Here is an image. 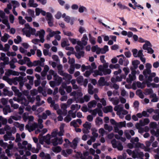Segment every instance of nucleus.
I'll return each instance as SVG.
<instances>
[{
    "label": "nucleus",
    "instance_id": "680f3d73",
    "mask_svg": "<svg viewBox=\"0 0 159 159\" xmlns=\"http://www.w3.org/2000/svg\"><path fill=\"white\" fill-rule=\"evenodd\" d=\"M116 78L117 82H120L122 81L123 79H125L126 78V75H121L120 76H116Z\"/></svg>",
    "mask_w": 159,
    "mask_h": 159
},
{
    "label": "nucleus",
    "instance_id": "1a4fd4ad",
    "mask_svg": "<svg viewBox=\"0 0 159 159\" xmlns=\"http://www.w3.org/2000/svg\"><path fill=\"white\" fill-rule=\"evenodd\" d=\"M97 68V66L95 62H92L91 65V66L89 65L88 66H85L84 65H82L81 66V69L82 72L88 69H90L93 71L94 69Z\"/></svg>",
    "mask_w": 159,
    "mask_h": 159
},
{
    "label": "nucleus",
    "instance_id": "a19ab883",
    "mask_svg": "<svg viewBox=\"0 0 159 159\" xmlns=\"http://www.w3.org/2000/svg\"><path fill=\"white\" fill-rule=\"evenodd\" d=\"M62 87L63 88L65 89H66V92L68 93H71V92L72 90V88L70 86H67L66 84H65V86H64V84L62 85Z\"/></svg>",
    "mask_w": 159,
    "mask_h": 159
},
{
    "label": "nucleus",
    "instance_id": "aec40b11",
    "mask_svg": "<svg viewBox=\"0 0 159 159\" xmlns=\"http://www.w3.org/2000/svg\"><path fill=\"white\" fill-rule=\"evenodd\" d=\"M23 149L24 150V151H23V150H22V151H21L20 150V155H24V156L22 157V159H28L26 157L25 155L28 156L30 155L31 153L29 151V150L27 151V148L25 149V148H23L22 147V145H20V149Z\"/></svg>",
    "mask_w": 159,
    "mask_h": 159
},
{
    "label": "nucleus",
    "instance_id": "58836bf2",
    "mask_svg": "<svg viewBox=\"0 0 159 159\" xmlns=\"http://www.w3.org/2000/svg\"><path fill=\"white\" fill-rule=\"evenodd\" d=\"M145 82H143L142 83L139 81L137 82L135 84L138 88L143 89L145 87Z\"/></svg>",
    "mask_w": 159,
    "mask_h": 159
},
{
    "label": "nucleus",
    "instance_id": "7ed1b4c3",
    "mask_svg": "<svg viewBox=\"0 0 159 159\" xmlns=\"http://www.w3.org/2000/svg\"><path fill=\"white\" fill-rule=\"evenodd\" d=\"M108 63L103 64L102 65H99L98 67V69L93 71V76L95 77L98 75L102 76L103 75L110 74L111 72V70L108 68Z\"/></svg>",
    "mask_w": 159,
    "mask_h": 159
},
{
    "label": "nucleus",
    "instance_id": "cd10ccee",
    "mask_svg": "<svg viewBox=\"0 0 159 159\" xmlns=\"http://www.w3.org/2000/svg\"><path fill=\"white\" fill-rule=\"evenodd\" d=\"M54 80L56 82V85L57 86L59 85L62 81V78L59 76L57 75L54 77Z\"/></svg>",
    "mask_w": 159,
    "mask_h": 159
},
{
    "label": "nucleus",
    "instance_id": "a878e982",
    "mask_svg": "<svg viewBox=\"0 0 159 159\" xmlns=\"http://www.w3.org/2000/svg\"><path fill=\"white\" fill-rule=\"evenodd\" d=\"M5 74L7 76H10L11 75H18L19 73L17 71H13L10 69H8L6 72Z\"/></svg>",
    "mask_w": 159,
    "mask_h": 159
},
{
    "label": "nucleus",
    "instance_id": "6e6552de",
    "mask_svg": "<svg viewBox=\"0 0 159 159\" xmlns=\"http://www.w3.org/2000/svg\"><path fill=\"white\" fill-rule=\"evenodd\" d=\"M111 143L113 148H117L120 151L123 150V146L120 141H117L115 139H113L111 141Z\"/></svg>",
    "mask_w": 159,
    "mask_h": 159
},
{
    "label": "nucleus",
    "instance_id": "20e7f679",
    "mask_svg": "<svg viewBox=\"0 0 159 159\" xmlns=\"http://www.w3.org/2000/svg\"><path fill=\"white\" fill-rule=\"evenodd\" d=\"M38 124L36 122H34L32 124L29 123L25 126V129L28 130L30 132L35 130L36 128L39 127L40 129H42L43 126L42 124L43 122V120L41 118H39L38 120Z\"/></svg>",
    "mask_w": 159,
    "mask_h": 159
},
{
    "label": "nucleus",
    "instance_id": "0e129e2a",
    "mask_svg": "<svg viewBox=\"0 0 159 159\" xmlns=\"http://www.w3.org/2000/svg\"><path fill=\"white\" fill-rule=\"evenodd\" d=\"M62 17L64 18V20L67 23H69L70 20V17L68 16H66V14L64 13L62 15Z\"/></svg>",
    "mask_w": 159,
    "mask_h": 159
},
{
    "label": "nucleus",
    "instance_id": "ddd939ff",
    "mask_svg": "<svg viewBox=\"0 0 159 159\" xmlns=\"http://www.w3.org/2000/svg\"><path fill=\"white\" fill-rule=\"evenodd\" d=\"M136 71L132 70L130 74L129 75L128 77L126 79L127 82L129 83H131L132 81L136 79L135 76Z\"/></svg>",
    "mask_w": 159,
    "mask_h": 159
},
{
    "label": "nucleus",
    "instance_id": "9b49d317",
    "mask_svg": "<svg viewBox=\"0 0 159 159\" xmlns=\"http://www.w3.org/2000/svg\"><path fill=\"white\" fill-rule=\"evenodd\" d=\"M51 142L54 146H56L58 144H61L63 142V140L62 138H58L55 137L51 139Z\"/></svg>",
    "mask_w": 159,
    "mask_h": 159
},
{
    "label": "nucleus",
    "instance_id": "052dcab7",
    "mask_svg": "<svg viewBox=\"0 0 159 159\" xmlns=\"http://www.w3.org/2000/svg\"><path fill=\"white\" fill-rule=\"evenodd\" d=\"M29 61V58L27 57H24L23 59L20 60V65H23L26 64L27 61Z\"/></svg>",
    "mask_w": 159,
    "mask_h": 159
},
{
    "label": "nucleus",
    "instance_id": "8fccbe9b",
    "mask_svg": "<svg viewBox=\"0 0 159 159\" xmlns=\"http://www.w3.org/2000/svg\"><path fill=\"white\" fill-rule=\"evenodd\" d=\"M28 4L30 7H36L38 6V4L37 3H34V0H30Z\"/></svg>",
    "mask_w": 159,
    "mask_h": 159
},
{
    "label": "nucleus",
    "instance_id": "dca6fc26",
    "mask_svg": "<svg viewBox=\"0 0 159 159\" xmlns=\"http://www.w3.org/2000/svg\"><path fill=\"white\" fill-rule=\"evenodd\" d=\"M84 128L82 129L84 133H88L89 132V130L91 127V123L86 121L83 125Z\"/></svg>",
    "mask_w": 159,
    "mask_h": 159
},
{
    "label": "nucleus",
    "instance_id": "412c9836",
    "mask_svg": "<svg viewBox=\"0 0 159 159\" xmlns=\"http://www.w3.org/2000/svg\"><path fill=\"white\" fill-rule=\"evenodd\" d=\"M75 49L77 52L75 53V55L77 58L80 59L81 57L84 56V52L83 51H80V49L79 46H76Z\"/></svg>",
    "mask_w": 159,
    "mask_h": 159
},
{
    "label": "nucleus",
    "instance_id": "423d86ee",
    "mask_svg": "<svg viewBox=\"0 0 159 159\" xmlns=\"http://www.w3.org/2000/svg\"><path fill=\"white\" fill-rule=\"evenodd\" d=\"M2 21L3 23L6 25L8 28H10L7 18L6 17L5 13L2 10L0 11V22Z\"/></svg>",
    "mask_w": 159,
    "mask_h": 159
},
{
    "label": "nucleus",
    "instance_id": "a18cd8bd",
    "mask_svg": "<svg viewBox=\"0 0 159 159\" xmlns=\"http://www.w3.org/2000/svg\"><path fill=\"white\" fill-rule=\"evenodd\" d=\"M22 94L20 93V103L22 105H23L24 106H26L28 104V101L25 98L22 99Z\"/></svg>",
    "mask_w": 159,
    "mask_h": 159
},
{
    "label": "nucleus",
    "instance_id": "0eeeda50",
    "mask_svg": "<svg viewBox=\"0 0 159 159\" xmlns=\"http://www.w3.org/2000/svg\"><path fill=\"white\" fill-rule=\"evenodd\" d=\"M22 147L25 149H28V150H31L33 153H38L39 152L38 149L35 148H32L31 145L28 143L27 141H24L22 143Z\"/></svg>",
    "mask_w": 159,
    "mask_h": 159
},
{
    "label": "nucleus",
    "instance_id": "7c9ffc66",
    "mask_svg": "<svg viewBox=\"0 0 159 159\" xmlns=\"http://www.w3.org/2000/svg\"><path fill=\"white\" fill-rule=\"evenodd\" d=\"M150 122V120L148 118H145L143 120H140L139 121V124L141 126H144L148 125Z\"/></svg>",
    "mask_w": 159,
    "mask_h": 159
},
{
    "label": "nucleus",
    "instance_id": "c03bdc74",
    "mask_svg": "<svg viewBox=\"0 0 159 159\" xmlns=\"http://www.w3.org/2000/svg\"><path fill=\"white\" fill-rule=\"evenodd\" d=\"M9 38L10 36L7 33H5L3 36L1 37V39L2 42H6Z\"/></svg>",
    "mask_w": 159,
    "mask_h": 159
},
{
    "label": "nucleus",
    "instance_id": "5fc2aeb1",
    "mask_svg": "<svg viewBox=\"0 0 159 159\" xmlns=\"http://www.w3.org/2000/svg\"><path fill=\"white\" fill-rule=\"evenodd\" d=\"M123 59L122 58H120L119 60V63L121 65H123L125 66H126L129 63V61H126L125 62L123 63Z\"/></svg>",
    "mask_w": 159,
    "mask_h": 159
},
{
    "label": "nucleus",
    "instance_id": "39448f33",
    "mask_svg": "<svg viewBox=\"0 0 159 159\" xmlns=\"http://www.w3.org/2000/svg\"><path fill=\"white\" fill-rule=\"evenodd\" d=\"M58 130L57 129H54L51 133V135L49 134H47L44 137L45 142L48 144H50L51 143V139L57 137V135H58Z\"/></svg>",
    "mask_w": 159,
    "mask_h": 159
},
{
    "label": "nucleus",
    "instance_id": "de8ad7c7",
    "mask_svg": "<svg viewBox=\"0 0 159 159\" xmlns=\"http://www.w3.org/2000/svg\"><path fill=\"white\" fill-rule=\"evenodd\" d=\"M57 67L58 70V73L61 75L62 73H63L64 72L62 70L63 69V66L62 65L60 64L58 65L57 66Z\"/></svg>",
    "mask_w": 159,
    "mask_h": 159
},
{
    "label": "nucleus",
    "instance_id": "6ab92c4d",
    "mask_svg": "<svg viewBox=\"0 0 159 159\" xmlns=\"http://www.w3.org/2000/svg\"><path fill=\"white\" fill-rule=\"evenodd\" d=\"M77 157L78 158L80 157L81 159H92L91 156H89V153L88 152H85L83 153V155L79 152H78Z\"/></svg>",
    "mask_w": 159,
    "mask_h": 159
},
{
    "label": "nucleus",
    "instance_id": "69168bd1",
    "mask_svg": "<svg viewBox=\"0 0 159 159\" xmlns=\"http://www.w3.org/2000/svg\"><path fill=\"white\" fill-rule=\"evenodd\" d=\"M61 107L63 111H66V114L67 113L66 109L67 108V105L66 103H62L61 105Z\"/></svg>",
    "mask_w": 159,
    "mask_h": 159
},
{
    "label": "nucleus",
    "instance_id": "f3484780",
    "mask_svg": "<svg viewBox=\"0 0 159 159\" xmlns=\"http://www.w3.org/2000/svg\"><path fill=\"white\" fill-rule=\"evenodd\" d=\"M144 156V154L142 152H138V150L136 149L133 151L132 157L134 158H139L143 157Z\"/></svg>",
    "mask_w": 159,
    "mask_h": 159
},
{
    "label": "nucleus",
    "instance_id": "603ef678",
    "mask_svg": "<svg viewBox=\"0 0 159 159\" xmlns=\"http://www.w3.org/2000/svg\"><path fill=\"white\" fill-rule=\"evenodd\" d=\"M52 150L54 152L57 153L61 151V148L60 146H57L56 147H53L52 148Z\"/></svg>",
    "mask_w": 159,
    "mask_h": 159
},
{
    "label": "nucleus",
    "instance_id": "bf43d9fd",
    "mask_svg": "<svg viewBox=\"0 0 159 159\" xmlns=\"http://www.w3.org/2000/svg\"><path fill=\"white\" fill-rule=\"evenodd\" d=\"M98 108H96L93 110H89V111L94 116H95L98 112Z\"/></svg>",
    "mask_w": 159,
    "mask_h": 159
},
{
    "label": "nucleus",
    "instance_id": "f03ea898",
    "mask_svg": "<svg viewBox=\"0 0 159 159\" xmlns=\"http://www.w3.org/2000/svg\"><path fill=\"white\" fill-rule=\"evenodd\" d=\"M83 93L81 92V89H79L77 91H73L70 94V96H73L74 99L76 101V102L83 103L84 102H88L90 99V96L88 95H85L83 98L79 99V98L83 96Z\"/></svg>",
    "mask_w": 159,
    "mask_h": 159
},
{
    "label": "nucleus",
    "instance_id": "e433bc0d",
    "mask_svg": "<svg viewBox=\"0 0 159 159\" xmlns=\"http://www.w3.org/2000/svg\"><path fill=\"white\" fill-rule=\"evenodd\" d=\"M3 94L5 96L11 97L13 95V93L12 91H9L6 89H3Z\"/></svg>",
    "mask_w": 159,
    "mask_h": 159
},
{
    "label": "nucleus",
    "instance_id": "393cba45",
    "mask_svg": "<svg viewBox=\"0 0 159 159\" xmlns=\"http://www.w3.org/2000/svg\"><path fill=\"white\" fill-rule=\"evenodd\" d=\"M79 139L78 138H75L74 139L72 142H70L69 144V146L74 149L76 148L77 143Z\"/></svg>",
    "mask_w": 159,
    "mask_h": 159
},
{
    "label": "nucleus",
    "instance_id": "09e8293b",
    "mask_svg": "<svg viewBox=\"0 0 159 159\" xmlns=\"http://www.w3.org/2000/svg\"><path fill=\"white\" fill-rule=\"evenodd\" d=\"M104 127L105 129L109 132L111 131L113 129V127L112 126L109 125L107 124L104 125Z\"/></svg>",
    "mask_w": 159,
    "mask_h": 159
},
{
    "label": "nucleus",
    "instance_id": "a211bd4d",
    "mask_svg": "<svg viewBox=\"0 0 159 159\" xmlns=\"http://www.w3.org/2000/svg\"><path fill=\"white\" fill-rule=\"evenodd\" d=\"M123 108L124 107L123 105H118L115 106L114 108V110L117 111V114L121 118H123V116H122L121 115V111Z\"/></svg>",
    "mask_w": 159,
    "mask_h": 159
},
{
    "label": "nucleus",
    "instance_id": "774afa93",
    "mask_svg": "<svg viewBox=\"0 0 159 159\" xmlns=\"http://www.w3.org/2000/svg\"><path fill=\"white\" fill-rule=\"evenodd\" d=\"M88 91L89 93L90 94H93V86L90 84H89L88 85Z\"/></svg>",
    "mask_w": 159,
    "mask_h": 159
},
{
    "label": "nucleus",
    "instance_id": "4be33fe9",
    "mask_svg": "<svg viewBox=\"0 0 159 159\" xmlns=\"http://www.w3.org/2000/svg\"><path fill=\"white\" fill-rule=\"evenodd\" d=\"M136 147L137 148H140L143 149L146 152H150V148L149 147H146L143 144L141 143H138L136 144Z\"/></svg>",
    "mask_w": 159,
    "mask_h": 159
},
{
    "label": "nucleus",
    "instance_id": "4d7b16f0",
    "mask_svg": "<svg viewBox=\"0 0 159 159\" xmlns=\"http://www.w3.org/2000/svg\"><path fill=\"white\" fill-rule=\"evenodd\" d=\"M44 61L45 59L43 57L41 58L40 60L37 61V62L38 64V65H39L41 66H44Z\"/></svg>",
    "mask_w": 159,
    "mask_h": 159
},
{
    "label": "nucleus",
    "instance_id": "72a5a7b5",
    "mask_svg": "<svg viewBox=\"0 0 159 159\" xmlns=\"http://www.w3.org/2000/svg\"><path fill=\"white\" fill-rule=\"evenodd\" d=\"M103 111L104 113H107L108 112H111L113 111V107L111 106H107L104 107Z\"/></svg>",
    "mask_w": 159,
    "mask_h": 159
},
{
    "label": "nucleus",
    "instance_id": "9d476101",
    "mask_svg": "<svg viewBox=\"0 0 159 159\" xmlns=\"http://www.w3.org/2000/svg\"><path fill=\"white\" fill-rule=\"evenodd\" d=\"M88 39L86 34H84L81 39V41H79L78 42V45L80 46L81 49H82L83 46H85L87 44V41Z\"/></svg>",
    "mask_w": 159,
    "mask_h": 159
},
{
    "label": "nucleus",
    "instance_id": "f8f14e48",
    "mask_svg": "<svg viewBox=\"0 0 159 159\" xmlns=\"http://www.w3.org/2000/svg\"><path fill=\"white\" fill-rule=\"evenodd\" d=\"M11 89L14 92L15 95L17 96V97H14L13 98V100L19 102H20V92L19 90L15 86H12Z\"/></svg>",
    "mask_w": 159,
    "mask_h": 159
},
{
    "label": "nucleus",
    "instance_id": "49530a36",
    "mask_svg": "<svg viewBox=\"0 0 159 159\" xmlns=\"http://www.w3.org/2000/svg\"><path fill=\"white\" fill-rule=\"evenodd\" d=\"M151 133L152 135L158 137L159 136V129H157L156 131H155L154 129H152L151 130Z\"/></svg>",
    "mask_w": 159,
    "mask_h": 159
},
{
    "label": "nucleus",
    "instance_id": "c756f323",
    "mask_svg": "<svg viewBox=\"0 0 159 159\" xmlns=\"http://www.w3.org/2000/svg\"><path fill=\"white\" fill-rule=\"evenodd\" d=\"M73 152L72 149H67L66 150H63L61 152V154L65 157H67L69 155L72 153Z\"/></svg>",
    "mask_w": 159,
    "mask_h": 159
},
{
    "label": "nucleus",
    "instance_id": "2f4dec72",
    "mask_svg": "<svg viewBox=\"0 0 159 159\" xmlns=\"http://www.w3.org/2000/svg\"><path fill=\"white\" fill-rule=\"evenodd\" d=\"M109 100L114 105H117L119 103L120 101L118 98H109Z\"/></svg>",
    "mask_w": 159,
    "mask_h": 159
},
{
    "label": "nucleus",
    "instance_id": "6e6d98bb",
    "mask_svg": "<svg viewBox=\"0 0 159 159\" xmlns=\"http://www.w3.org/2000/svg\"><path fill=\"white\" fill-rule=\"evenodd\" d=\"M140 61L138 60H134L132 62V64L135 69H136L138 68V65Z\"/></svg>",
    "mask_w": 159,
    "mask_h": 159
},
{
    "label": "nucleus",
    "instance_id": "79ce46f5",
    "mask_svg": "<svg viewBox=\"0 0 159 159\" xmlns=\"http://www.w3.org/2000/svg\"><path fill=\"white\" fill-rule=\"evenodd\" d=\"M80 107L81 106L78 105V104H73L70 107L71 110H72L73 111L74 110H76V111H77L80 109Z\"/></svg>",
    "mask_w": 159,
    "mask_h": 159
},
{
    "label": "nucleus",
    "instance_id": "b1692460",
    "mask_svg": "<svg viewBox=\"0 0 159 159\" xmlns=\"http://www.w3.org/2000/svg\"><path fill=\"white\" fill-rule=\"evenodd\" d=\"M136 128L138 129V132L140 134H142L144 132L146 131L145 130L146 129H147L148 130V127L146 126L145 128H142L141 127V126L138 123H137L135 125Z\"/></svg>",
    "mask_w": 159,
    "mask_h": 159
},
{
    "label": "nucleus",
    "instance_id": "4c0bfd02",
    "mask_svg": "<svg viewBox=\"0 0 159 159\" xmlns=\"http://www.w3.org/2000/svg\"><path fill=\"white\" fill-rule=\"evenodd\" d=\"M152 47V45L148 41H145V43L143 44V49L144 50H146L148 48Z\"/></svg>",
    "mask_w": 159,
    "mask_h": 159
},
{
    "label": "nucleus",
    "instance_id": "5701e85b",
    "mask_svg": "<svg viewBox=\"0 0 159 159\" xmlns=\"http://www.w3.org/2000/svg\"><path fill=\"white\" fill-rule=\"evenodd\" d=\"M4 138L5 141H7L8 140H13L15 138L12 136L11 133L9 131L7 132V133L4 136Z\"/></svg>",
    "mask_w": 159,
    "mask_h": 159
},
{
    "label": "nucleus",
    "instance_id": "13d9d810",
    "mask_svg": "<svg viewBox=\"0 0 159 159\" xmlns=\"http://www.w3.org/2000/svg\"><path fill=\"white\" fill-rule=\"evenodd\" d=\"M99 48L98 47L97 45H96L92 47L91 50L93 52H96L97 54H99Z\"/></svg>",
    "mask_w": 159,
    "mask_h": 159
},
{
    "label": "nucleus",
    "instance_id": "f257e3e1",
    "mask_svg": "<svg viewBox=\"0 0 159 159\" xmlns=\"http://www.w3.org/2000/svg\"><path fill=\"white\" fill-rule=\"evenodd\" d=\"M23 34L25 35L27 37H29L31 35H35L36 36H39L40 39V41L43 43L44 41V39L45 31L43 30H41L38 31L35 34L36 30L34 28H31L29 24L25 25V27L22 29Z\"/></svg>",
    "mask_w": 159,
    "mask_h": 159
},
{
    "label": "nucleus",
    "instance_id": "864d4df0",
    "mask_svg": "<svg viewBox=\"0 0 159 159\" xmlns=\"http://www.w3.org/2000/svg\"><path fill=\"white\" fill-rule=\"evenodd\" d=\"M98 84L100 86H103L105 84V79L104 77H101L100 78L98 81Z\"/></svg>",
    "mask_w": 159,
    "mask_h": 159
},
{
    "label": "nucleus",
    "instance_id": "e2e57ef3",
    "mask_svg": "<svg viewBox=\"0 0 159 159\" xmlns=\"http://www.w3.org/2000/svg\"><path fill=\"white\" fill-rule=\"evenodd\" d=\"M57 112L58 114L59 115L65 116L66 114V111H62L59 108L57 110Z\"/></svg>",
    "mask_w": 159,
    "mask_h": 159
},
{
    "label": "nucleus",
    "instance_id": "f704fd0d",
    "mask_svg": "<svg viewBox=\"0 0 159 159\" xmlns=\"http://www.w3.org/2000/svg\"><path fill=\"white\" fill-rule=\"evenodd\" d=\"M65 124L64 123H62L60 127V131L58 133V135L59 136H62L63 135L64 133V128L65 126Z\"/></svg>",
    "mask_w": 159,
    "mask_h": 159
},
{
    "label": "nucleus",
    "instance_id": "bb28decb",
    "mask_svg": "<svg viewBox=\"0 0 159 159\" xmlns=\"http://www.w3.org/2000/svg\"><path fill=\"white\" fill-rule=\"evenodd\" d=\"M61 75L63 76V79L66 81H70L72 78L71 75L64 72Z\"/></svg>",
    "mask_w": 159,
    "mask_h": 159
},
{
    "label": "nucleus",
    "instance_id": "4468645a",
    "mask_svg": "<svg viewBox=\"0 0 159 159\" xmlns=\"http://www.w3.org/2000/svg\"><path fill=\"white\" fill-rule=\"evenodd\" d=\"M152 67V65L150 64L147 63L146 64V69L143 70V74L146 78H147L148 77V75H149L151 73V70L150 69Z\"/></svg>",
    "mask_w": 159,
    "mask_h": 159
},
{
    "label": "nucleus",
    "instance_id": "3c124183",
    "mask_svg": "<svg viewBox=\"0 0 159 159\" xmlns=\"http://www.w3.org/2000/svg\"><path fill=\"white\" fill-rule=\"evenodd\" d=\"M139 140V139L138 137H133L130 140V142L131 143L134 144L135 146L136 147V144L137 143H139L138 142Z\"/></svg>",
    "mask_w": 159,
    "mask_h": 159
},
{
    "label": "nucleus",
    "instance_id": "473e14b6",
    "mask_svg": "<svg viewBox=\"0 0 159 159\" xmlns=\"http://www.w3.org/2000/svg\"><path fill=\"white\" fill-rule=\"evenodd\" d=\"M97 102L95 100H93L89 102L88 104V106L89 109L95 107L97 105Z\"/></svg>",
    "mask_w": 159,
    "mask_h": 159
},
{
    "label": "nucleus",
    "instance_id": "338daca9",
    "mask_svg": "<svg viewBox=\"0 0 159 159\" xmlns=\"http://www.w3.org/2000/svg\"><path fill=\"white\" fill-rule=\"evenodd\" d=\"M96 138L94 137L91 136L90 139L87 142V144L89 145H91L92 142H94L95 141Z\"/></svg>",
    "mask_w": 159,
    "mask_h": 159
},
{
    "label": "nucleus",
    "instance_id": "37998d69",
    "mask_svg": "<svg viewBox=\"0 0 159 159\" xmlns=\"http://www.w3.org/2000/svg\"><path fill=\"white\" fill-rule=\"evenodd\" d=\"M96 125L97 126H99L103 123V120L102 118L99 117H97L95 120Z\"/></svg>",
    "mask_w": 159,
    "mask_h": 159
},
{
    "label": "nucleus",
    "instance_id": "c9c22d12",
    "mask_svg": "<svg viewBox=\"0 0 159 159\" xmlns=\"http://www.w3.org/2000/svg\"><path fill=\"white\" fill-rule=\"evenodd\" d=\"M3 111L4 114L7 115L8 113L11 112V108L9 106H5L3 109Z\"/></svg>",
    "mask_w": 159,
    "mask_h": 159
},
{
    "label": "nucleus",
    "instance_id": "ea45409f",
    "mask_svg": "<svg viewBox=\"0 0 159 159\" xmlns=\"http://www.w3.org/2000/svg\"><path fill=\"white\" fill-rule=\"evenodd\" d=\"M148 78L147 80L145 82L147 84V86L148 87H151V86L152 87V84L150 83L149 82H151L152 80V77H151L150 75L148 77L146 78Z\"/></svg>",
    "mask_w": 159,
    "mask_h": 159
},
{
    "label": "nucleus",
    "instance_id": "2eb2a0df",
    "mask_svg": "<svg viewBox=\"0 0 159 159\" xmlns=\"http://www.w3.org/2000/svg\"><path fill=\"white\" fill-rule=\"evenodd\" d=\"M47 31L48 33L47 36V39L48 40H50V38L55 36L56 34H61L60 31H53L50 28L47 29Z\"/></svg>",
    "mask_w": 159,
    "mask_h": 159
},
{
    "label": "nucleus",
    "instance_id": "c85d7f7f",
    "mask_svg": "<svg viewBox=\"0 0 159 159\" xmlns=\"http://www.w3.org/2000/svg\"><path fill=\"white\" fill-rule=\"evenodd\" d=\"M0 59L5 62L7 65L9 64V58L8 57H6V55L4 53H1Z\"/></svg>",
    "mask_w": 159,
    "mask_h": 159
}]
</instances>
